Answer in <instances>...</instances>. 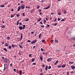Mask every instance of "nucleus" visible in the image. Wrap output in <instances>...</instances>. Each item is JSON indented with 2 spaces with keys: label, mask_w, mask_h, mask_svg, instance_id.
Wrapping results in <instances>:
<instances>
[{
  "label": "nucleus",
  "mask_w": 75,
  "mask_h": 75,
  "mask_svg": "<svg viewBox=\"0 0 75 75\" xmlns=\"http://www.w3.org/2000/svg\"><path fill=\"white\" fill-rule=\"evenodd\" d=\"M4 61L5 63H9L10 62V60L7 58H6Z\"/></svg>",
  "instance_id": "nucleus-1"
},
{
  "label": "nucleus",
  "mask_w": 75,
  "mask_h": 75,
  "mask_svg": "<svg viewBox=\"0 0 75 75\" xmlns=\"http://www.w3.org/2000/svg\"><path fill=\"white\" fill-rule=\"evenodd\" d=\"M7 68V64H4V71L5 69H6Z\"/></svg>",
  "instance_id": "nucleus-2"
},
{
  "label": "nucleus",
  "mask_w": 75,
  "mask_h": 75,
  "mask_svg": "<svg viewBox=\"0 0 75 75\" xmlns=\"http://www.w3.org/2000/svg\"><path fill=\"white\" fill-rule=\"evenodd\" d=\"M21 8L22 10H23L24 8H25V6L23 4H22L21 6Z\"/></svg>",
  "instance_id": "nucleus-3"
},
{
  "label": "nucleus",
  "mask_w": 75,
  "mask_h": 75,
  "mask_svg": "<svg viewBox=\"0 0 75 75\" xmlns=\"http://www.w3.org/2000/svg\"><path fill=\"white\" fill-rule=\"evenodd\" d=\"M37 42V40H34L33 41H32L31 42V43L32 44H34V43H35Z\"/></svg>",
  "instance_id": "nucleus-4"
},
{
  "label": "nucleus",
  "mask_w": 75,
  "mask_h": 75,
  "mask_svg": "<svg viewBox=\"0 0 75 75\" xmlns=\"http://www.w3.org/2000/svg\"><path fill=\"white\" fill-rule=\"evenodd\" d=\"M71 67L72 69H75V66L72 65Z\"/></svg>",
  "instance_id": "nucleus-5"
},
{
  "label": "nucleus",
  "mask_w": 75,
  "mask_h": 75,
  "mask_svg": "<svg viewBox=\"0 0 75 75\" xmlns=\"http://www.w3.org/2000/svg\"><path fill=\"white\" fill-rule=\"evenodd\" d=\"M51 61H52V59L51 58H48L47 60V61L48 62H50Z\"/></svg>",
  "instance_id": "nucleus-6"
},
{
  "label": "nucleus",
  "mask_w": 75,
  "mask_h": 75,
  "mask_svg": "<svg viewBox=\"0 0 75 75\" xmlns=\"http://www.w3.org/2000/svg\"><path fill=\"white\" fill-rule=\"evenodd\" d=\"M5 45L6 46V47H8V44L6 43V42H5Z\"/></svg>",
  "instance_id": "nucleus-7"
},
{
  "label": "nucleus",
  "mask_w": 75,
  "mask_h": 75,
  "mask_svg": "<svg viewBox=\"0 0 75 75\" xmlns=\"http://www.w3.org/2000/svg\"><path fill=\"white\" fill-rule=\"evenodd\" d=\"M19 75H22V71L21 70L19 71Z\"/></svg>",
  "instance_id": "nucleus-8"
},
{
  "label": "nucleus",
  "mask_w": 75,
  "mask_h": 75,
  "mask_svg": "<svg viewBox=\"0 0 75 75\" xmlns=\"http://www.w3.org/2000/svg\"><path fill=\"white\" fill-rule=\"evenodd\" d=\"M20 8H21V6H19V7L18 8V11H19L20 10Z\"/></svg>",
  "instance_id": "nucleus-9"
},
{
  "label": "nucleus",
  "mask_w": 75,
  "mask_h": 75,
  "mask_svg": "<svg viewBox=\"0 0 75 75\" xmlns=\"http://www.w3.org/2000/svg\"><path fill=\"white\" fill-rule=\"evenodd\" d=\"M55 42H56V43H58V40H57V39L55 40Z\"/></svg>",
  "instance_id": "nucleus-10"
},
{
  "label": "nucleus",
  "mask_w": 75,
  "mask_h": 75,
  "mask_svg": "<svg viewBox=\"0 0 75 75\" xmlns=\"http://www.w3.org/2000/svg\"><path fill=\"white\" fill-rule=\"evenodd\" d=\"M58 60H57L56 61L55 63L54 64L55 65H56V64H58Z\"/></svg>",
  "instance_id": "nucleus-11"
},
{
  "label": "nucleus",
  "mask_w": 75,
  "mask_h": 75,
  "mask_svg": "<svg viewBox=\"0 0 75 75\" xmlns=\"http://www.w3.org/2000/svg\"><path fill=\"white\" fill-rule=\"evenodd\" d=\"M50 7V6H48L47 8H45V9H48Z\"/></svg>",
  "instance_id": "nucleus-12"
},
{
  "label": "nucleus",
  "mask_w": 75,
  "mask_h": 75,
  "mask_svg": "<svg viewBox=\"0 0 75 75\" xmlns=\"http://www.w3.org/2000/svg\"><path fill=\"white\" fill-rule=\"evenodd\" d=\"M35 60V58H33L32 59V62H34Z\"/></svg>",
  "instance_id": "nucleus-13"
},
{
  "label": "nucleus",
  "mask_w": 75,
  "mask_h": 75,
  "mask_svg": "<svg viewBox=\"0 0 75 75\" xmlns=\"http://www.w3.org/2000/svg\"><path fill=\"white\" fill-rule=\"evenodd\" d=\"M21 40H22V38H23V35L22 34H21Z\"/></svg>",
  "instance_id": "nucleus-14"
},
{
  "label": "nucleus",
  "mask_w": 75,
  "mask_h": 75,
  "mask_svg": "<svg viewBox=\"0 0 75 75\" xmlns=\"http://www.w3.org/2000/svg\"><path fill=\"white\" fill-rule=\"evenodd\" d=\"M19 29L20 30H22V27L19 26Z\"/></svg>",
  "instance_id": "nucleus-15"
},
{
  "label": "nucleus",
  "mask_w": 75,
  "mask_h": 75,
  "mask_svg": "<svg viewBox=\"0 0 75 75\" xmlns=\"http://www.w3.org/2000/svg\"><path fill=\"white\" fill-rule=\"evenodd\" d=\"M41 34L40 33L39 34V38H41Z\"/></svg>",
  "instance_id": "nucleus-16"
},
{
  "label": "nucleus",
  "mask_w": 75,
  "mask_h": 75,
  "mask_svg": "<svg viewBox=\"0 0 75 75\" xmlns=\"http://www.w3.org/2000/svg\"><path fill=\"white\" fill-rule=\"evenodd\" d=\"M19 46L20 48H23V47H22V46L20 45V44L19 45Z\"/></svg>",
  "instance_id": "nucleus-17"
},
{
  "label": "nucleus",
  "mask_w": 75,
  "mask_h": 75,
  "mask_svg": "<svg viewBox=\"0 0 75 75\" xmlns=\"http://www.w3.org/2000/svg\"><path fill=\"white\" fill-rule=\"evenodd\" d=\"M47 68H48V66H46L45 68V70H46V71H47Z\"/></svg>",
  "instance_id": "nucleus-18"
},
{
  "label": "nucleus",
  "mask_w": 75,
  "mask_h": 75,
  "mask_svg": "<svg viewBox=\"0 0 75 75\" xmlns=\"http://www.w3.org/2000/svg\"><path fill=\"white\" fill-rule=\"evenodd\" d=\"M14 17V15L12 14L11 15V18H12V17Z\"/></svg>",
  "instance_id": "nucleus-19"
},
{
  "label": "nucleus",
  "mask_w": 75,
  "mask_h": 75,
  "mask_svg": "<svg viewBox=\"0 0 75 75\" xmlns=\"http://www.w3.org/2000/svg\"><path fill=\"white\" fill-rule=\"evenodd\" d=\"M73 40H74V41H75V36H73Z\"/></svg>",
  "instance_id": "nucleus-20"
},
{
  "label": "nucleus",
  "mask_w": 75,
  "mask_h": 75,
  "mask_svg": "<svg viewBox=\"0 0 75 75\" xmlns=\"http://www.w3.org/2000/svg\"><path fill=\"white\" fill-rule=\"evenodd\" d=\"M40 59L41 61H42V57H40Z\"/></svg>",
  "instance_id": "nucleus-21"
},
{
  "label": "nucleus",
  "mask_w": 75,
  "mask_h": 75,
  "mask_svg": "<svg viewBox=\"0 0 75 75\" xmlns=\"http://www.w3.org/2000/svg\"><path fill=\"white\" fill-rule=\"evenodd\" d=\"M1 7H4V6L3 5H1Z\"/></svg>",
  "instance_id": "nucleus-22"
},
{
  "label": "nucleus",
  "mask_w": 75,
  "mask_h": 75,
  "mask_svg": "<svg viewBox=\"0 0 75 75\" xmlns=\"http://www.w3.org/2000/svg\"><path fill=\"white\" fill-rule=\"evenodd\" d=\"M4 50L5 51H6V52H7V49H6L5 48H4Z\"/></svg>",
  "instance_id": "nucleus-23"
},
{
  "label": "nucleus",
  "mask_w": 75,
  "mask_h": 75,
  "mask_svg": "<svg viewBox=\"0 0 75 75\" xmlns=\"http://www.w3.org/2000/svg\"><path fill=\"white\" fill-rule=\"evenodd\" d=\"M1 27H2V28H5V26H4V25H2L1 26Z\"/></svg>",
  "instance_id": "nucleus-24"
},
{
  "label": "nucleus",
  "mask_w": 75,
  "mask_h": 75,
  "mask_svg": "<svg viewBox=\"0 0 75 75\" xmlns=\"http://www.w3.org/2000/svg\"><path fill=\"white\" fill-rule=\"evenodd\" d=\"M8 48L9 49H11V46H9Z\"/></svg>",
  "instance_id": "nucleus-25"
},
{
  "label": "nucleus",
  "mask_w": 75,
  "mask_h": 75,
  "mask_svg": "<svg viewBox=\"0 0 75 75\" xmlns=\"http://www.w3.org/2000/svg\"><path fill=\"white\" fill-rule=\"evenodd\" d=\"M7 39L8 40H10V37H7Z\"/></svg>",
  "instance_id": "nucleus-26"
},
{
  "label": "nucleus",
  "mask_w": 75,
  "mask_h": 75,
  "mask_svg": "<svg viewBox=\"0 0 75 75\" xmlns=\"http://www.w3.org/2000/svg\"><path fill=\"white\" fill-rule=\"evenodd\" d=\"M11 46L12 48H14V45L13 44L11 45Z\"/></svg>",
  "instance_id": "nucleus-27"
},
{
  "label": "nucleus",
  "mask_w": 75,
  "mask_h": 75,
  "mask_svg": "<svg viewBox=\"0 0 75 75\" xmlns=\"http://www.w3.org/2000/svg\"><path fill=\"white\" fill-rule=\"evenodd\" d=\"M69 63L70 64H74V62H69Z\"/></svg>",
  "instance_id": "nucleus-28"
},
{
  "label": "nucleus",
  "mask_w": 75,
  "mask_h": 75,
  "mask_svg": "<svg viewBox=\"0 0 75 75\" xmlns=\"http://www.w3.org/2000/svg\"><path fill=\"white\" fill-rule=\"evenodd\" d=\"M65 65H62V67L64 68V67H65Z\"/></svg>",
  "instance_id": "nucleus-29"
},
{
  "label": "nucleus",
  "mask_w": 75,
  "mask_h": 75,
  "mask_svg": "<svg viewBox=\"0 0 75 75\" xmlns=\"http://www.w3.org/2000/svg\"><path fill=\"white\" fill-rule=\"evenodd\" d=\"M18 23H19V21H18L17 22V23L16 24V25H18Z\"/></svg>",
  "instance_id": "nucleus-30"
},
{
  "label": "nucleus",
  "mask_w": 75,
  "mask_h": 75,
  "mask_svg": "<svg viewBox=\"0 0 75 75\" xmlns=\"http://www.w3.org/2000/svg\"><path fill=\"white\" fill-rule=\"evenodd\" d=\"M51 66H49L48 68V69H51Z\"/></svg>",
  "instance_id": "nucleus-31"
},
{
  "label": "nucleus",
  "mask_w": 75,
  "mask_h": 75,
  "mask_svg": "<svg viewBox=\"0 0 75 75\" xmlns=\"http://www.w3.org/2000/svg\"><path fill=\"white\" fill-rule=\"evenodd\" d=\"M29 57H32V54H30L29 55Z\"/></svg>",
  "instance_id": "nucleus-32"
},
{
  "label": "nucleus",
  "mask_w": 75,
  "mask_h": 75,
  "mask_svg": "<svg viewBox=\"0 0 75 75\" xmlns=\"http://www.w3.org/2000/svg\"><path fill=\"white\" fill-rule=\"evenodd\" d=\"M61 21H65V20L64 19H63L62 20H61Z\"/></svg>",
  "instance_id": "nucleus-33"
},
{
  "label": "nucleus",
  "mask_w": 75,
  "mask_h": 75,
  "mask_svg": "<svg viewBox=\"0 0 75 75\" xmlns=\"http://www.w3.org/2000/svg\"><path fill=\"white\" fill-rule=\"evenodd\" d=\"M41 27H42L43 28H44V27H45V26H44V25H41Z\"/></svg>",
  "instance_id": "nucleus-34"
},
{
  "label": "nucleus",
  "mask_w": 75,
  "mask_h": 75,
  "mask_svg": "<svg viewBox=\"0 0 75 75\" xmlns=\"http://www.w3.org/2000/svg\"><path fill=\"white\" fill-rule=\"evenodd\" d=\"M45 42V40H42V42Z\"/></svg>",
  "instance_id": "nucleus-35"
},
{
  "label": "nucleus",
  "mask_w": 75,
  "mask_h": 75,
  "mask_svg": "<svg viewBox=\"0 0 75 75\" xmlns=\"http://www.w3.org/2000/svg\"><path fill=\"white\" fill-rule=\"evenodd\" d=\"M42 11V10L41 9L38 10V11H39V12H41Z\"/></svg>",
  "instance_id": "nucleus-36"
},
{
  "label": "nucleus",
  "mask_w": 75,
  "mask_h": 75,
  "mask_svg": "<svg viewBox=\"0 0 75 75\" xmlns=\"http://www.w3.org/2000/svg\"><path fill=\"white\" fill-rule=\"evenodd\" d=\"M29 20V19H26L25 21H28Z\"/></svg>",
  "instance_id": "nucleus-37"
},
{
  "label": "nucleus",
  "mask_w": 75,
  "mask_h": 75,
  "mask_svg": "<svg viewBox=\"0 0 75 75\" xmlns=\"http://www.w3.org/2000/svg\"><path fill=\"white\" fill-rule=\"evenodd\" d=\"M41 50L42 51H44V49H42V48H41Z\"/></svg>",
  "instance_id": "nucleus-38"
},
{
  "label": "nucleus",
  "mask_w": 75,
  "mask_h": 75,
  "mask_svg": "<svg viewBox=\"0 0 75 75\" xmlns=\"http://www.w3.org/2000/svg\"><path fill=\"white\" fill-rule=\"evenodd\" d=\"M22 15H23V16L24 17L25 16V14H24V13H22Z\"/></svg>",
  "instance_id": "nucleus-39"
},
{
  "label": "nucleus",
  "mask_w": 75,
  "mask_h": 75,
  "mask_svg": "<svg viewBox=\"0 0 75 75\" xmlns=\"http://www.w3.org/2000/svg\"><path fill=\"white\" fill-rule=\"evenodd\" d=\"M41 19L40 18L38 20V21H41Z\"/></svg>",
  "instance_id": "nucleus-40"
},
{
  "label": "nucleus",
  "mask_w": 75,
  "mask_h": 75,
  "mask_svg": "<svg viewBox=\"0 0 75 75\" xmlns=\"http://www.w3.org/2000/svg\"><path fill=\"white\" fill-rule=\"evenodd\" d=\"M40 8V6H38V7H37V8H38V9Z\"/></svg>",
  "instance_id": "nucleus-41"
},
{
  "label": "nucleus",
  "mask_w": 75,
  "mask_h": 75,
  "mask_svg": "<svg viewBox=\"0 0 75 75\" xmlns=\"http://www.w3.org/2000/svg\"><path fill=\"white\" fill-rule=\"evenodd\" d=\"M27 41L28 42H31V41L30 40H28Z\"/></svg>",
  "instance_id": "nucleus-42"
},
{
  "label": "nucleus",
  "mask_w": 75,
  "mask_h": 75,
  "mask_svg": "<svg viewBox=\"0 0 75 75\" xmlns=\"http://www.w3.org/2000/svg\"><path fill=\"white\" fill-rule=\"evenodd\" d=\"M57 25V23H55L54 24V25L55 26H56V25Z\"/></svg>",
  "instance_id": "nucleus-43"
},
{
  "label": "nucleus",
  "mask_w": 75,
  "mask_h": 75,
  "mask_svg": "<svg viewBox=\"0 0 75 75\" xmlns=\"http://www.w3.org/2000/svg\"><path fill=\"white\" fill-rule=\"evenodd\" d=\"M58 15H61V13H58Z\"/></svg>",
  "instance_id": "nucleus-44"
},
{
  "label": "nucleus",
  "mask_w": 75,
  "mask_h": 75,
  "mask_svg": "<svg viewBox=\"0 0 75 75\" xmlns=\"http://www.w3.org/2000/svg\"><path fill=\"white\" fill-rule=\"evenodd\" d=\"M58 68H61V66H59V65L58 66Z\"/></svg>",
  "instance_id": "nucleus-45"
},
{
  "label": "nucleus",
  "mask_w": 75,
  "mask_h": 75,
  "mask_svg": "<svg viewBox=\"0 0 75 75\" xmlns=\"http://www.w3.org/2000/svg\"><path fill=\"white\" fill-rule=\"evenodd\" d=\"M61 20V19L59 18H58V21H60V20Z\"/></svg>",
  "instance_id": "nucleus-46"
},
{
  "label": "nucleus",
  "mask_w": 75,
  "mask_h": 75,
  "mask_svg": "<svg viewBox=\"0 0 75 75\" xmlns=\"http://www.w3.org/2000/svg\"><path fill=\"white\" fill-rule=\"evenodd\" d=\"M23 27H25V25H23Z\"/></svg>",
  "instance_id": "nucleus-47"
},
{
  "label": "nucleus",
  "mask_w": 75,
  "mask_h": 75,
  "mask_svg": "<svg viewBox=\"0 0 75 75\" xmlns=\"http://www.w3.org/2000/svg\"><path fill=\"white\" fill-rule=\"evenodd\" d=\"M72 39H69V40L70 41L72 42Z\"/></svg>",
  "instance_id": "nucleus-48"
},
{
  "label": "nucleus",
  "mask_w": 75,
  "mask_h": 75,
  "mask_svg": "<svg viewBox=\"0 0 75 75\" xmlns=\"http://www.w3.org/2000/svg\"><path fill=\"white\" fill-rule=\"evenodd\" d=\"M46 20H44V23H46Z\"/></svg>",
  "instance_id": "nucleus-49"
},
{
  "label": "nucleus",
  "mask_w": 75,
  "mask_h": 75,
  "mask_svg": "<svg viewBox=\"0 0 75 75\" xmlns=\"http://www.w3.org/2000/svg\"><path fill=\"white\" fill-rule=\"evenodd\" d=\"M33 64L35 65H36V63H33Z\"/></svg>",
  "instance_id": "nucleus-50"
},
{
  "label": "nucleus",
  "mask_w": 75,
  "mask_h": 75,
  "mask_svg": "<svg viewBox=\"0 0 75 75\" xmlns=\"http://www.w3.org/2000/svg\"><path fill=\"white\" fill-rule=\"evenodd\" d=\"M12 65H13V63H11L10 64L11 67Z\"/></svg>",
  "instance_id": "nucleus-51"
},
{
  "label": "nucleus",
  "mask_w": 75,
  "mask_h": 75,
  "mask_svg": "<svg viewBox=\"0 0 75 75\" xmlns=\"http://www.w3.org/2000/svg\"><path fill=\"white\" fill-rule=\"evenodd\" d=\"M47 27H50V25L47 24Z\"/></svg>",
  "instance_id": "nucleus-52"
},
{
  "label": "nucleus",
  "mask_w": 75,
  "mask_h": 75,
  "mask_svg": "<svg viewBox=\"0 0 75 75\" xmlns=\"http://www.w3.org/2000/svg\"><path fill=\"white\" fill-rule=\"evenodd\" d=\"M25 28L24 27H23L22 28V29H25Z\"/></svg>",
  "instance_id": "nucleus-53"
},
{
  "label": "nucleus",
  "mask_w": 75,
  "mask_h": 75,
  "mask_svg": "<svg viewBox=\"0 0 75 75\" xmlns=\"http://www.w3.org/2000/svg\"><path fill=\"white\" fill-rule=\"evenodd\" d=\"M39 75H43V74H42V73H40L39 74Z\"/></svg>",
  "instance_id": "nucleus-54"
},
{
  "label": "nucleus",
  "mask_w": 75,
  "mask_h": 75,
  "mask_svg": "<svg viewBox=\"0 0 75 75\" xmlns=\"http://www.w3.org/2000/svg\"><path fill=\"white\" fill-rule=\"evenodd\" d=\"M23 3V1H21V3L22 4Z\"/></svg>",
  "instance_id": "nucleus-55"
},
{
  "label": "nucleus",
  "mask_w": 75,
  "mask_h": 75,
  "mask_svg": "<svg viewBox=\"0 0 75 75\" xmlns=\"http://www.w3.org/2000/svg\"><path fill=\"white\" fill-rule=\"evenodd\" d=\"M40 14H41V15H42V13H41V12H40Z\"/></svg>",
  "instance_id": "nucleus-56"
},
{
  "label": "nucleus",
  "mask_w": 75,
  "mask_h": 75,
  "mask_svg": "<svg viewBox=\"0 0 75 75\" xmlns=\"http://www.w3.org/2000/svg\"><path fill=\"white\" fill-rule=\"evenodd\" d=\"M64 14H65V13H66V10H65L64 11Z\"/></svg>",
  "instance_id": "nucleus-57"
},
{
  "label": "nucleus",
  "mask_w": 75,
  "mask_h": 75,
  "mask_svg": "<svg viewBox=\"0 0 75 75\" xmlns=\"http://www.w3.org/2000/svg\"><path fill=\"white\" fill-rule=\"evenodd\" d=\"M31 34H34V32H33V31H32L31 32Z\"/></svg>",
  "instance_id": "nucleus-58"
},
{
  "label": "nucleus",
  "mask_w": 75,
  "mask_h": 75,
  "mask_svg": "<svg viewBox=\"0 0 75 75\" xmlns=\"http://www.w3.org/2000/svg\"><path fill=\"white\" fill-rule=\"evenodd\" d=\"M13 71H14L15 72H16V69H14Z\"/></svg>",
  "instance_id": "nucleus-59"
},
{
  "label": "nucleus",
  "mask_w": 75,
  "mask_h": 75,
  "mask_svg": "<svg viewBox=\"0 0 75 75\" xmlns=\"http://www.w3.org/2000/svg\"><path fill=\"white\" fill-rule=\"evenodd\" d=\"M74 72V71H72L71 72V74H72Z\"/></svg>",
  "instance_id": "nucleus-60"
},
{
  "label": "nucleus",
  "mask_w": 75,
  "mask_h": 75,
  "mask_svg": "<svg viewBox=\"0 0 75 75\" xmlns=\"http://www.w3.org/2000/svg\"><path fill=\"white\" fill-rule=\"evenodd\" d=\"M27 8H28V9L30 8V7H28Z\"/></svg>",
  "instance_id": "nucleus-61"
},
{
  "label": "nucleus",
  "mask_w": 75,
  "mask_h": 75,
  "mask_svg": "<svg viewBox=\"0 0 75 75\" xmlns=\"http://www.w3.org/2000/svg\"><path fill=\"white\" fill-rule=\"evenodd\" d=\"M11 11H13V9L12 8L11 10Z\"/></svg>",
  "instance_id": "nucleus-62"
},
{
  "label": "nucleus",
  "mask_w": 75,
  "mask_h": 75,
  "mask_svg": "<svg viewBox=\"0 0 75 75\" xmlns=\"http://www.w3.org/2000/svg\"><path fill=\"white\" fill-rule=\"evenodd\" d=\"M17 16V17H18L19 16H20V15L18 14Z\"/></svg>",
  "instance_id": "nucleus-63"
},
{
  "label": "nucleus",
  "mask_w": 75,
  "mask_h": 75,
  "mask_svg": "<svg viewBox=\"0 0 75 75\" xmlns=\"http://www.w3.org/2000/svg\"><path fill=\"white\" fill-rule=\"evenodd\" d=\"M40 24H42V21L40 22Z\"/></svg>",
  "instance_id": "nucleus-64"
}]
</instances>
